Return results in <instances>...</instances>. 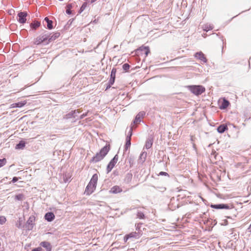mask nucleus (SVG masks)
Here are the masks:
<instances>
[{
  "label": "nucleus",
  "mask_w": 251,
  "mask_h": 251,
  "mask_svg": "<svg viewBox=\"0 0 251 251\" xmlns=\"http://www.w3.org/2000/svg\"><path fill=\"white\" fill-rule=\"evenodd\" d=\"M210 207L216 209H226L228 211L227 214L228 215L225 217L227 219H231L232 215L236 217V209L232 204L226 203H219V204H211Z\"/></svg>",
  "instance_id": "f257e3e1"
},
{
  "label": "nucleus",
  "mask_w": 251,
  "mask_h": 251,
  "mask_svg": "<svg viewBox=\"0 0 251 251\" xmlns=\"http://www.w3.org/2000/svg\"><path fill=\"white\" fill-rule=\"evenodd\" d=\"M110 149L109 144H106L104 147L102 148L99 152H97L90 160V162L96 163L102 160L104 157L109 152Z\"/></svg>",
  "instance_id": "f03ea898"
},
{
  "label": "nucleus",
  "mask_w": 251,
  "mask_h": 251,
  "mask_svg": "<svg viewBox=\"0 0 251 251\" xmlns=\"http://www.w3.org/2000/svg\"><path fill=\"white\" fill-rule=\"evenodd\" d=\"M98 179V175L97 174L93 175L90 181L85 188L84 193L86 194V195H90L96 189Z\"/></svg>",
  "instance_id": "7ed1b4c3"
},
{
  "label": "nucleus",
  "mask_w": 251,
  "mask_h": 251,
  "mask_svg": "<svg viewBox=\"0 0 251 251\" xmlns=\"http://www.w3.org/2000/svg\"><path fill=\"white\" fill-rule=\"evenodd\" d=\"M188 89L191 93L196 96H199L205 92V88L202 85H189Z\"/></svg>",
  "instance_id": "20e7f679"
},
{
  "label": "nucleus",
  "mask_w": 251,
  "mask_h": 251,
  "mask_svg": "<svg viewBox=\"0 0 251 251\" xmlns=\"http://www.w3.org/2000/svg\"><path fill=\"white\" fill-rule=\"evenodd\" d=\"M133 126H131L129 128V131L128 132V134L126 137V143L124 146V151H126L128 149L130 148L131 146V136L133 134Z\"/></svg>",
  "instance_id": "39448f33"
},
{
  "label": "nucleus",
  "mask_w": 251,
  "mask_h": 251,
  "mask_svg": "<svg viewBox=\"0 0 251 251\" xmlns=\"http://www.w3.org/2000/svg\"><path fill=\"white\" fill-rule=\"evenodd\" d=\"M145 114V112L143 111H141L138 114H137L136 115L135 119L131 123L130 127L132 126H133V129H135L137 127L136 125L139 124L142 121L141 119L144 118Z\"/></svg>",
  "instance_id": "423d86ee"
},
{
  "label": "nucleus",
  "mask_w": 251,
  "mask_h": 251,
  "mask_svg": "<svg viewBox=\"0 0 251 251\" xmlns=\"http://www.w3.org/2000/svg\"><path fill=\"white\" fill-rule=\"evenodd\" d=\"M118 160V155L116 154L114 157L111 160L108 164L107 166L106 171L107 173H109L111 171L112 169L115 166V164Z\"/></svg>",
  "instance_id": "0eeeda50"
},
{
  "label": "nucleus",
  "mask_w": 251,
  "mask_h": 251,
  "mask_svg": "<svg viewBox=\"0 0 251 251\" xmlns=\"http://www.w3.org/2000/svg\"><path fill=\"white\" fill-rule=\"evenodd\" d=\"M150 52V48L148 46H141L136 50V53L138 55L144 53L145 56H147Z\"/></svg>",
  "instance_id": "6e6552de"
},
{
  "label": "nucleus",
  "mask_w": 251,
  "mask_h": 251,
  "mask_svg": "<svg viewBox=\"0 0 251 251\" xmlns=\"http://www.w3.org/2000/svg\"><path fill=\"white\" fill-rule=\"evenodd\" d=\"M43 25L45 27L49 30L52 29L53 28L52 21L50 20L48 17H46L44 19Z\"/></svg>",
  "instance_id": "1a4fd4ad"
},
{
  "label": "nucleus",
  "mask_w": 251,
  "mask_h": 251,
  "mask_svg": "<svg viewBox=\"0 0 251 251\" xmlns=\"http://www.w3.org/2000/svg\"><path fill=\"white\" fill-rule=\"evenodd\" d=\"M27 16V13L26 12H20L18 14V17L19 19H18V21L21 24H25L26 21V16Z\"/></svg>",
  "instance_id": "9d476101"
},
{
  "label": "nucleus",
  "mask_w": 251,
  "mask_h": 251,
  "mask_svg": "<svg viewBox=\"0 0 251 251\" xmlns=\"http://www.w3.org/2000/svg\"><path fill=\"white\" fill-rule=\"evenodd\" d=\"M35 221V217L34 216H30L26 222V228L27 229L30 230H32L33 227L34 222Z\"/></svg>",
  "instance_id": "9b49d317"
},
{
  "label": "nucleus",
  "mask_w": 251,
  "mask_h": 251,
  "mask_svg": "<svg viewBox=\"0 0 251 251\" xmlns=\"http://www.w3.org/2000/svg\"><path fill=\"white\" fill-rule=\"evenodd\" d=\"M79 113L80 111L78 110H73L71 112L66 114L64 118L67 119H71L72 118H75L77 116V114H79Z\"/></svg>",
  "instance_id": "f8f14e48"
},
{
  "label": "nucleus",
  "mask_w": 251,
  "mask_h": 251,
  "mask_svg": "<svg viewBox=\"0 0 251 251\" xmlns=\"http://www.w3.org/2000/svg\"><path fill=\"white\" fill-rule=\"evenodd\" d=\"M195 57L203 63H206L207 62V59L206 58L204 54L201 51L196 52L195 54Z\"/></svg>",
  "instance_id": "ddd939ff"
},
{
  "label": "nucleus",
  "mask_w": 251,
  "mask_h": 251,
  "mask_svg": "<svg viewBox=\"0 0 251 251\" xmlns=\"http://www.w3.org/2000/svg\"><path fill=\"white\" fill-rule=\"evenodd\" d=\"M41 35L44 43H45L46 44H48L50 43L49 38L50 37V33L48 31L45 30L43 34Z\"/></svg>",
  "instance_id": "4468645a"
},
{
  "label": "nucleus",
  "mask_w": 251,
  "mask_h": 251,
  "mask_svg": "<svg viewBox=\"0 0 251 251\" xmlns=\"http://www.w3.org/2000/svg\"><path fill=\"white\" fill-rule=\"evenodd\" d=\"M44 218L48 222H52L55 219V215L53 212H48L45 214Z\"/></svg>",
  "instance_id": "2eb2a0df"
},
{
  "label": "nucleus",
  "mask_w": 251,
  "mask_h": 251,
  "mask_svg": "<svg viewBox=\"0 0 251 251\" xmlns=\"http://www.w3.org/2000/svg\"><path fill=\"white\" fill-rule=\"evenodd\" d=\"M153 142V138L151 136L149 137L146 141L144 148H146L147 150L151 148L152 146Z\"/></svg>",
  "instance_id": "dca6fc26"
},
{
  "label": "nucleus",
  "mask_w": 251,
  "mask_h": 251,
  "mask_svg": "<svg viewBox=\"0 0 251 251\" xmlns=\"http://www.w3.org/2000/svg\"><path fill=\"white\" fill-rule=\"evenodd\" d=\"M116 71L117 70L115 68H113V69L111 70L110 74V79L109 80L110 84H113L115 82Z\"/></svg>",
  "instance_id": "f3484780"
},
{
  "label": "nucleus",
  "mask_w": 251,
  "mask_h": 251,
  "mask_svg": "<svg viewBox=\"0 0 251 251\" xmlns=\"http://www.w3.org/2000/svg\"><path fill=\"white\" fill-rule=\"evenodd\" d=\"M40 245L45 248L47 251H51L52 246L50 242L43 241L40 243Z\"/></svg>",
  "instance_id": "a211bd4d"
},
{
  "label": "nucleus",
  "mask_w": 251,
  "mask_h": 251,
  "mask_svg": "<svg viewBox=\"0 0 251 251\" xmlns=\"http://www.w3.org/2000/svg\"><path fill=\"white\" fill-rule=\"evenodd\" d=\"M227 130L228 127L225 124L220 125L217 128V130L219 133H223L225 131Z\"/></svg>",
  "instance_id": "6ab92c4d"
},
{
  "label": "nucleus",
  "mask_w": 251,
  "mask_h": 251,
  "mask_svg": "<svg viewBox=\"0 0 251 251\" xmlns=\"http://www.w3.org/2000/svg\"><path fill=\"white\" fill-rule=\"evenodd\" d=\"M60 35V34L58 32H56L53 33L52 34L50 33V37L49 38V42H51L52 41H54L57 38H58Z\"/></svg>",
  "instance_id": "aec40b11"
},
{
  "label": "nucleus",
  "mask_w": 251,
  "mask_h": 251,
  "mask_svg": "<svg viewBox=\"0 0 251 251\" xmlns=\"http://www.w3.org/2000/svg\"><path fill=\"white\" fill-rule=\"evenodd\" d=\"M41 25L40 22L37 21H34L30 24V26L31 29L36 30Z\"/></svg>",
  "instance_id": "412c9836"
},
{
  "label": "nucleus",
  "mask_w": 251,
  "mask_h": 251,
  "mask_svg": "<svg viewBox=\"0 0 251 251\" xmlns=\"http://www.w3.org/2000/svg\"><path fill=\"white\" fill-rule=\"evenodd\" d=\"M122 191V189L118 186H114L112 187L110 192L113 194H117Z\"/></svg>",
  "instance_id": "4be33fe9"
},
{
  "label": "nucleus",
  "mask_w": 251,
  "mask_h": 251,
  "mask_svg": "<svg viewBox=\"0 0 251 251\" xmlns=\"http://www.w3.org/2000/svg\"><path fill=\"white\" fill-rule=\"evenodd\" d=\"M132 178V173L129 172L126 175L124 178V182L127 184L129 183L131 181Z\"/></svg>",
  "instance_id": "5701e85b"
},
{
  "label": "nucleus",
  "mask_w": 251,
  "mask_h": 251,
  "mask_svg": "<svg viewBox=\"0 0 251 251\" xmlns=\"http://www.w3.org/2000/svg\"><path fill=\"white\" fill-rule=\"evenodd\" d=\"M229 105V102L228 100L224 99L222 102L221 105L220 106L221 109H226Z\"/></svg>",
  "instance_id": "b1692460"
},
{
  "label": "nucleus",
  "mask_w": 251,
  "mask_h": 251,
  "mask_svg": "<svg viewBox=\"0 0 251 251\" xmlns=\"http://www.w3.org/2000/svg\"><path fill=\"white\" fill-rule=\"evenodd\" d=\"M141 234L142 233H141V231H135L128 234V236H129L130 238H135V239H137L139 238Z\"/></svg>",
  "instance_id": "393cba45"
},
{
  "label": "nucleus",
  "mask_w": 251,
  "mask_h": 251,
  "mask_svg": "<svg viewBox=\"0 0 251 251\" xmlns=\"http://www.w3.org/2000/svg\"><path fill=\"white\" fill-rule=\"evenodd\" d=\"M25 146V142L24 141H20L16 145L15 149L17 150H23Z\"/></svg>",
  "instance_id": "a878e982"
},
{
  "label": "nucleus",
  "mask_w": 251,
  "mask_h": 251,
  "mask_svg": "<svg viewBox=\"0 0 251 251\" xmlns=\"http://www.w3.org/2000/svg\"><path fill=\"white\" fill-rule=\"evenodd\" d=\"M26 103V101H19L12 104L13 107H22Z\"/></svg>",
  "instance_id": "bb28decb"
},
{
  "label": "nucleus",
  "mask_w": 251,
  "mask_h": 251,
  "mask_svg": "<svg viewBox=\"0 0 251 251\" xmlns=\"http://www.w3.org/2000/svg\"><path fill=\"white\" fill-rule=\"evenodd\" d=\"M42 43H44V42L42 39L41 35H40L38 37H37L35 39V41H34V44L36 45H39Z\"/></svg>",
  "instance_id": "cd10ccee"
},
{
  "label": "nucleus",
  "mask_w": 251,
  "mask_h": 251,
  "mask_svg": "<svg viewBox=\"0 0 251 251\" xmlns=\"http://www.w3.org/2000/svg\"><path fill=\"white\" fill-rule=\"evenodd\" d=\"M87 5H88L87 2H83V3L81 5V6L80 7V8L78 11V13H79V14L81 13L86 9V8L87 6Z\"/></svg>",
  "instance_id": "c85d7f7f"
},
{
  "label": "nucleus",
  "mask_w": 251,
  "mask_h": 251,
  "mask_svg": "<svg viewBox=\"0 0 251 251\" xmlns=\"http://www.w3.org/2000/svg\"><path fill=\"white\" fill-rule=\"evenodd\" d=\"M24 198V195L23 194H19L15 196V199L18 201H22Z\"/></svg>",
  "instance_id": "c756f323"
},
{
  "label": "nucleus",
  "mask_w": 251,
  "mask_h": 251,
  "mask_svg": "<svg viewBox=\"0 0 251 251\" xmlns=\"http://www.w3.org/2000/svg\"><path fill=\"white\" fill-rule=\"evenodd\" d=\"M130 67V66L128 63H125L123 65V69L125 72L128 71V70L129 69Z\"/></svg>",
  "instance_id": "7c9ffc66"
},
{
  "label": "nucleus",
  "mask_w": 251,
  "mask_h": 251,
  "mask_svg": "<svg viewBox=\"0 0 251 251\" xmlns=\"http://www.w3.org/2000/svg\"><path fill=\"white\" fill-rule=\"evenodd\" d=\"M6 162L7 161L5 158L0 159V168L4 166L6 164Z\"/></svg>",
  "instance_id": "2f4dec72"
},
{
  "label": "nucleus",
  "mask_w": 251,
  "mask_h": 251,
  "mask_svg": "<svg viewBox=\"0 0 251 251\" xmlns=\"http://www.w3.org/2000/svg\"><path fill=\"white\" fill-rule=\"evenodd\" d=\"M137 217L140 219H144L145 218L144 214L140 211L137 212Z\"/></svg>",
  "instance_id": "473e14b6"
},
{
  "label": "nucleus",
  "mask_w": 251,
  "mask_h": 251,
  "mask_svg": "<svg viewBox=\"0 0 251 251\" xmlns=\"http://www.w3.org/2000/svg\"><path fill=\"white\" fill-rule=\"evenodd\" d=\"M147 152H145V151L142 152L141 153V154H140V158L141 159H142V157H143V158H144V160H143V162H144V161H145V159H146V156H147Z\"/></svg>",
  "instance_id": "72a5a7b5"
},
{
  "label": "nucleus",
  "mask_w": 251,
  "mask_h": 251,
  "mask_svg": "<svg viewBox=\"0 0 251 251\" xmlns=\"http://www.w3.org/2000/svg\"><path fill=\"white\" fill-rule=\"evenodd\" d=\"M212 26H211L210 25H205L204 26V30L208 31L212 29Z\"/></svg>",
  "instance_id": "f704fd0d"
},
{
  "label": "nucleus",
  "mask_w": 251,
  "mask_h": 251,
  "mask_svg": "<svg viewBox=\"0 0 251 251\" xmlns=\"http://www.w3.org/2000/svg\"><path fill=\"white\" fill-rule=\"evenodd\" d=\"M128 160L130 164V167H131L134 164V159L131 156H130L128 157Z\"/></svg>",
  "instance_id": "c9c22d12"
},
{
  "label": "nucleus",
  "mask_w": 251,
  "mask_h": 251,
  "mask_svg": "<svg viewBox=\"0 0 251 251\" xmlns=\"http://www.w3.org/2000/svg\"><path fill=\"white\" fill-rule=\"evenodd\" d=\"M6 222V218L4 216L0 217V224L2 225Z\"/></svg>",
  "instance_id": "e433bc0d"
},
{
  "label": "nucleus",
  "mask_w": 251,
  "mask_h": 251,
  "mask_svg": "<svg viewBox=\"0 0 251 251\" xmlns=\"http://www.w3.org/2000/svg\"><path fill=\"white\" fill-rule=\"evenodd\" d=\"M159 175L160 176H169V174L165 172H160L159 174Z\"/></svg>",
  "instance_id": "4c0bfd02"
},
{
  "label": "nucleus",
  "mask_w": 251,
  "mask_h": 251,
  "mask_svg": "<svg viewBox=\"0 0 251 251\" xmlns=\"http://www.w3.org/2000/svg\"><path fill=\"white\" fill-rule=\"evenodd\" d=\"M135 226H136V229L137 230H138V231H141V233L142 231L140 229V224H136V225H135Z\"/></svg>",
  "instance_id": "58836bf2"
},
{
  "label": "nucleus",
  "mask_w": 251,
  "mask_h": 251,
  "mask_svg": "<svg viewBox=\"0 0 251 251\" xmlns=\"http://www.w3.org/2000/svg\"><path fill=\"white\" fill-rule=\"evenodd\" d=\"M73 3H68L66 6V8H68V9H72L73 7Z\"/></svg>",
  "instance_id": "ea45409f"
},
{
  "label": "nucleus",
  "mask_w": 251,
  "mask_h": 251,
  "mask_svg": "<svg viewBox=\"0 0 251 251\" xmlns=\"http://www.w3.org/2000/svg\"><path fill=\"white\" fill-rule=\"evenodd\" d=\"M87 115V113H83V114H81L80 116L79 119L80 120H81V119H83L84 117H85Z\"/></svg>",
  "instance_id": "a19ab883"
},
{
  "label": "nucleus",
  "mask_w": 251,
  "mask_h": 251,
  "mask_svg": "<svg viewBox=\"0 0 251 251\" xmlns=\"http://www.w3.org/2000/svg\"><path fill=\"white\" fill-rule=\"evenodd\" d=\"M42 249L41 247H38L36 248H34L32 250V251H41Z\"/></svg>",
  "instance_id": "79ce46f5"
},
{
  "label": "nucleus",
  "mask_w": 251,
  "mask_h": 251,
  "mask_svg": "<svg viewBox=\"0 0 251 251\" xmlns=\"http://www.w3.org/2000/svg\"><path fill=\"white\" fill-rule=\"evenodd\" d=\"M66 13L68 15H70L72 13V11L71 9L66 8Z\"/></svg>",
  "instance_id": "37998d69"
},
{
  "label": "nucleus",
  "mask_w": 251,
  "mask_h": 251,
  "mask_svg": "<svg viewBox=\"0 0 251 251\" xmlns=\"http://www.w3.org/2000/svg\"><path fill=\"white\" fill-rule=\"evenodd\" d=\"M18 180H19V178L18 177L14 176L12 178V182L13 183H15V182H17Z\"/></svg>",
  "instance_id": "c03bdc74"
},
{
  "label": "nucleus",
  "mask_w": 251,
  "mask_h": 251,
  "mask_svg": "<svg viewBox=\"0 0 251 251\" xmlns=\"http://www.w3.org/2000/svg\"><path fill=\"white\" fill-rule=\"evenodd\" d=\"M130 238L129 236H128V234H126V235H125V236L124 237V241L125 242H127V240Z\"/></svg>",
  "instance_id": "a18cd8bd"
},
{
  "label": "nucleus",
  "mask_w": 251,
  "mask_h": 251,
  "mask_svg": "<svg viewBox=\"0 0 251 251\" xmlns=\"http://www.w3.org/2000/svg\"><path fill=\"white\" fill-rule=\"evenodd\" d=\"M228 224V221L226 219L224 220V224L223 225L227 226Z\"/></svg>",
  "instance_id": "49530a36"
},
{
  "label": "nucleus",
  "mask_w": 251,
  "mask_h": 251,
  "mask_svg": "<svg viewBox=\"0 0 251 251\" xmlns=\"http://www.w3.org/2000/svg\"><path fill=\"white\" fill-rule=\"evenodd\" d=\"M108 85L106 87V90L110 88L111 87V86L113 85V84H110L109 81H108Z\"/></svg>",
  "instance_id": "de8ad7c7"
},
{
  "label": "nucleus",
  "mask_w": 251,
  "mask_h": 251,
  "mask_svg": "<svg viewBox=\"0 0 251 251\" xmlns=\"http://www.w3.org/2000/svg\"><path fill=\"white\" fill-rule=\"evenodd\" d=\"M73 21H74V19H70V20H69L68 22V24H70V25L72 24V22H73Z\"/></svg>",
  "instance_id": "09e8293b"
},
{
  "label": "nucleus",
  "mask_w": 251,
  "mask_h": 251,
  "mask_svg": "<svg viewBox=\"0 0 251 251\" xmlns=\"http://www.w3.org/2000/svg\"><path fill=\"white\" fill-rule=\"evenodd\" d=\"M165 190H166V188H165V187H162V188H161V190H162V191H165Z\"/></svg>",
  "instance_id": "8fccbe9b"
},
{
  "label": "nucleus",
  "mask_w": 251,
  "mask_h": 251,
  "mask_svg": "<svg viewBox=\"0 0 251 251\" xmlns=\"http://www.w3.org/2000/svg\"><path fill=\"white\" fill-rule=\"evenodd\" d=\"M97 0H91V3H93V2H94L95 1H96Z\"/></svg>",
  "instance_id": "3c124183"
},
{
  "label": "nucleus",
  "mask_w": 251,
  "mask_h": 251,
  "mask_svg": "<svg viewBox=\"0 0 251 251\" xmlns=\"http://www.w3.org/2000/svg\"><path fill=\"white\" fill-rule=\"evenodd\" d=\"M134 207H132V208H131V209H134Z\"/></svg>",
  "instance_id": "603ef678"
}]
</instances>
